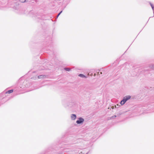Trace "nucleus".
I'll use <instances>...</instances> for the list:
<instances>
[{
	"mask_svg": "<svg viewBox=\"0 0 154 154\" xmlns=\"http://www.w3.org/2000/svg\"><path fill=\"white\" fill-rule=\"evenodd\" d=\"M84 119L80 118L79 119V120L76 121V123L77 124H80L84 122Z\"/></svg>",
	"mask_w": 154,
	"mask_h": 154,
	"instance_id": "f257e3e1",
	"label": "nucleus"
},
{
	"mask_svg": "<svg viewBox=\"0 0 154 154\" xmlns=\"http://www.w3.org/2000/svg\"><path fill=\"white\" fill-rule=\"evenodd\" d=\"M126 101V100H125L124 98L120 102V104L122 105H123Z\"/></svg>",
	"mask_w": 154,
	"mask_h": 154,
	"instance_id": "f03ea898",
	"label": "nucleus"
},
{
	"mask_svg": "<svg viewBox=\"0 0 154 154\" xmlns=\"http://www.w3.org/2000/svg\"><path fill=\"white\" fill-rule=\"evenodd\" d=\"M123 98L127 101L129 99L131 98V96H128L125 97Z\"/></svg>",
	"mask_w": 154,
	"mask_h": 154,
	"instance_id": "7ed1b4c3",
	"label": "nucleus"
},
{
	"mask_svg": "<svg viewBox=\"0 0 154 154\" xmlns=\"http://www.w3.org/2000/svg\"><path fill=\"white\" fill-rule=\"evenodd\" d=\"M72 119L75 120L76 118V116L75 114H72L71 116Z\"/></svg>",
	"mask_w": 154,
	"mask_h": 154,
	"instance_id": "20e7f679",
	"label": "nucleus"
},
{
	"mask_svg": "<svg viewBox=\"0 0 154 154\" xmlns=\"http://www.w3.org/2000/svg\"><path fill=\"white\" fill-rule=\"evenodd\" d=\"M13 92V90H11L6 92V94H11Z\"/></svg>",
	"mask_w": 154,
	"mask_h": 154,
	"instance_id": "39448f33",
	"label": "nucleus"
},
{
	"mask_svg": "<svg viewBox=\"0 0 154 154\" xmlns=\"http://www.w3.org/2000/svg\"><path fill=\"white\" fill-rule=\"evenodd\" d=\"M44 77H45V75H40L38 76V79H41L44 78Z\"/></svg>",
	"mask_w": 154,
	"mask_h": 154,
	"instance_id": "423d86ee",
	"label": "nucleus"
},
{
	"mask_svg": "<svg viewBox=\"0 0 154 154\" xmlns=\"http://www.w3.org/2000/svg\"><path fill=\"white\" fill-rule=\"evenodd\" d=\"M79 76L82 77H86L84 75L82 74H79Z\"/></svg>",
	"mask_w": 154,
	"mask_h": 154,
	"instance_id": "0eeeda50",
	"label": "nucleus"
},
{
	"mask_svg": "<svg viewBox=\"0 0 154 154\" xmlns=\"http://www.w3.org/2000/svg\"><path fill=\"white\" fill-rule=\"evenodd\" d=\"M21 2H25L26 0H19Z\"/></svg>",
	"mask_w": 154,
	"mask_h": 154,
	"instance_id": "6e6552de",
	"label": "nucleus"
},
{
	"mask_svg": "<svg viewBox=\"0 0 154 154\" xmlns=\"http://www.w3.org/2000/svg\"><path fill=\"white\" fill-rule=\"evenodd\" d=\"M64 69L66 70V71H69L70 70V69L69 68H65Z\"/></svg>",
	"mask_w": 154,
	"mask_h": 154,
	"instance_id": "1a4fd4ad",
	"label": "nucleus"
},
{
	"mask_svg": "<svg viewBox=\"0 0 154 154\" xmlns=\"http://www.w3.org/2000/svg\"><path fill=\"white\" fill-rule=\"evenodd\" d=\"M62 12V11H61L58 14L57 16V17H58L59 16V15Z\"/></svg>",
	"mask_w": 154,
	"mask_h": 154,
	"instance_id": "9d476101",
	"label": "nucleus"
},
{
	"mask_svg": "<svg viewBox=\"0 0 154 154\" xmlns=\"http://www.w3.org/2000/svg\"><path fill=\"white\" fill-rule=\"evenodd\" d=\"M151 6H152V9H153V6H152V5H151Z\"/></svg>",
	"mask_w": 154,
	"mask_h": 154,
	"instance_id": "9b49d317",
	"label": "nucleus"
}]
</instances>
